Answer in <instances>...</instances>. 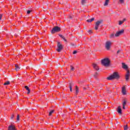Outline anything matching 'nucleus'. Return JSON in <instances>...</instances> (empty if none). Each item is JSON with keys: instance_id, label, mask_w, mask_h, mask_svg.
Masks as SVG:
<instances>
[{"instance_id": "27", "label": "nucleus", "mask_w": 130, "mask_h": 130, "mask_svg": "<svg viewBox=\"0 0 130 130\" xmlns=\"http://www.w3.org/2000/svg\"><path fill=\"white\" fill-rule=\"evenodd\" d=\"M81 4L82 5H85V4H86V0H82Z\"/></svg>"}, {"instance_id": "36", "label": "nucleus", "mask_w": 130, "mask_h": 130, "mask_svg": "<svg viewBox=\"0 0 130 130\" xmlns=\"http://www.w3.org/2000/svg\"><path fill=\"white\" fill-rule=\"evenodd\" d=\"M30 92H31V91L30 90V89H28V90H27V94H30Z\"/></svg>"}, {"instance_id": "35", "label": "nucleus", "mask_w": 130, "mask_h": 130, "mask_svg": "<svg viewBox=\"0 0 130 130\" xmlns=\"http://www.w3.org/2000/svg\"><path fill=\"white\" fill-rule=\"evenodd\" d=\"M15 117V115L14 114H12L11 116V119H13V118H14V117Z\"/></svg>"}, {"instance_id": "23", "label": "nucleus", "mask_w": 130, "mask_h": 130, "mask_svg": "<svg viewBox=\"0 0 130 130\" xmlns=\"http://www.w3.org/2000/svg\"><path fill=\"white\" fill-rule=\"evenodd\" d=\"M8 85H10V81H6L4 83V86H8Z\"/></svg>"}, {"instance_id": "26", "label": "nucleus", "mask_w": 130, "mask_h": 130, "mask_svg": "<svg viewBox=\"0 0 130 130\" xmlns=\"http://www.w3.org/2000/svg\"><path fill=\"white\" fill-rule=\"evenodd\" d=\"M114 36H115V35H114V34H111L110 35V38H114Z\"/></svg>"}, {"instance_id": "10", "label": "nucleus", "mask_w": 130, "mask_h": 130, "mask_svg": "<svg viewBox=\"0 0 130 130\" xmlns=\"http://www.w3.org/2000/svg\"><path fill=\"white\" fill-rule=\"evenodd\" d=\"M8 130H16V126H15V125H10L8 127Z\"/></svg>"}, {"instance_id": "18", "label": "nucleus", "mask_w": 130, "mask_h": 130, "mask_svg": "<svg viewBox=\"0 0 130 130\" xmlns=\"http://www.w3.org/2000/svg\"><path fill=\"white\" fill-rule=\"evenodd\" d=\"M110 0H106L105 2V4H104V7H106L108 4H109Z\"/></svg>"}, {"instance_id": "28", "label": "nucleus", "mask_w": 130, "mask_h": 130, "mask_svg": "<svg viewBox=\"0 0 130 130\" xmlns=\"http://www.w3.org/2000/svg\"><path fill=\"white\" fill-rule=\"evenodd\" d=\"M128 128V127L127 126V125L124 126V130H127Z\"/></svg>"}, {"instance_id": "11", "label": "nucleus", "mask_w": 130, "mask_h": 130, "mask_svg": "<svg viewBox=\"0 0 130 130\" xmlns=\"http://www.w3.org/2000/svg\"><path fill=\"white\" fill-rule=\"evenodd\" d=\"M122 93L123 95H126V90L125 89V86L122 87Z\"/></svg>"}, {"instance_id": "38", "label": "nucleus", "mask_w": 130, "mask_h": 130, "mask_svg": "<svg viewBox=\"0 0 130 130\" xmlns=\"http://www.w3.org/2000/svg\"><path fill=\"white\" fill-rule=\"evenodd\" d=\"M2 17H3V15L0 14V20H2Z\"/></svg>"}, {"instance_id": "8", "label": "nucleus", "mask_w": 130, "mask_h": 130, "mask_svg": "<svg viewBox=\"0 0 130 130\" xmlns=\"http://www.w3.org/2000/svg\"><path fill=\"white\" fill-rule=\"evenodd\" d=\"M125 80L126 81H128L129 80V70H127V72L125 75Z\"/></svg>"}, {"instance_id": "13", "label": "nucleus", "mask_w": 130, "mask_h": 130, "mask_svg": "<svg viewBox=\"0 0 130 130\" xmlns=\"http://www.w3.org/2000/svg\"><path fill=\"white\" fill-rule=\"evenodd\" d=\"M123 109H125V105H126V100L124 99L123 102Z\"/></svg>"}, {"instance_id": "1", "label": "nucleus", "mask_w": 130, "mask_h": 130, "mask_svg": "<svg viewBox=\"0 0 130 130\" xmlns=\"http://www.w3.org/2000/svg\"><path fill=\"white\" fill-rule=\"evenodd\" d=\"M120 76L118 74V72H114L112 75L107 78V79L109 81H112V80H119Z\"/></svg>"}, {"instance_id": "19", "label": "nucleus", "mask_w": 130, "mask_h": 130, "mask_svg": "<svg viewBox=\"0 0 130 130\" xmlns=\"http://www.w3.org/2000/svg\"><path fill=\"white\" fill-rule=\"evenodd\" d=\"M76 89V95H78V93H79V87H78V86H75Z\"/></svg>"}, {"instance_id": "4", "label": "nucleus", "mask_w": 130, "mask_h": 130, "mask_svg": "<svg viewBox=\"0 0 130 130\" xmlns=\"http://www.w3.org/2000/svg\"><path fill=\"white\" fill-rule=\"evenodd\" d=\"M57 49L56 51L58 52H60L61 50H62V48H63V46H62V45L60 44V42H58L57 43Z\"/></svg>"}, {"instance_id": "37", "label": "nucleus", "mask_w": 130, "mask_h": 130, "mask_svg": "<svg viewBox=\"0 0 130 130\" xmlns=\"http://www.w3.org/2000/svg\"><path fill=\"white\" fill-rule=\"evenodd\" d=\"M119 52H120V50H118L117 51V54H118V53H119Z\"/></svg>"}, {"instance_id": "31", "label": "nucleus", "mask_w": 130, "mask_h": 130, "mask_svg": "<svg viewBox=\"0 0 130 130\" xmlns=\"http://www.w3.org/2000/svg\"><path fill=\"white\" fill-rule=\"evenodd\" d=\"M76 53H78V51L77 50H75L73 51V54H76Z\"/></svg>"}, {"instance_id": "20", "label": "nucleus", "mask_w": 130, "mask_h": 130, "mask_svg": "<svg viewBox=\"0 0 130 130\" xmlns=\"http://www.w3.org/2000/svg\"><path fill=\"white\" fill-rule=\"evenodd\" d=\"M15 68L16 71H19V70H20V67H19V65L17 64H15Z\"/></svg>"}, {"instance_id": "7", "label": "nucleus", "mask_w": 130, "mask_h": 130, "mask_svg": "<svg viewBox=\"0 0 130 130\" xmlns=\"http://www.w3.org/2000/svg\"><path fill=\"white\" fill-rule=\"evenodd\" d=\"M111 46V42L107 41L106 43V48L107 50H109L110 49V47Z\"/></svg>"}, {"instance_id": "14", "label": "nucleus", "mask_w": 130, "mask_h": 130, "mask_svg": "<svg viewBox=\"0 0 130 130\" xmlns=\"http://www.w3.org/2000/svg\"><path fill=\"white\" fill-rule=\"evenodd\" d=\"M122 66L123 69H124L125 70H127V69H128L127 65L125 64L124 63H122Z\"/></svg>"}, {"instance_id": "2", "label": "nucleus", "mask_w": 130, "mask_h": 130, "mask_svg": "<svg viewBox=\"0 0 130 130\" xmlns=\"http://www.w3.org/2000/svg\"><path fill=\"white\" fill-rule=\"evenodd\" d=\"M110 62H111V61H110L109 58H105L101 60V63L104 67H109L110 66Z\"/></svg>"}, {"instance_id": "12", "label": "nucleus", "mask_w": 130, "mask_h": 130, "mask_svg": "<svg viewBox=\"0 0 130 130\" xmlns=\"http://www.w3.org/2000/svg\"><path fill=\"white\" fill-rule=\"evenodd\" d=\"M117 111L118 113H119V114H122V111L121 110V107H120V106L118 107Z\"/></svg>"}, {"instance_id": "15", "label": "nucleus", "mask_w": 130, "mask_h": 130, "mask_svg": "<svg viewBox=\"0 0 130 130\" xmlns=\"http://www.w3.org/2000/svg\"><path fill=\"white\" fill-rule=\"evenodd\" d=\"M126 21V19L125 18H124L122 21H119V25H122L124 22Z\"/></svg>"}, {"instance_id": "3", "label": "nucleus", "mask_w": 130, "mask_h": 130, "mask_svg": "<svg viewBox=\"0 0 130 130\" xmlns=\"http://www.w3.org/2000/svg\"><path fill=\"white\" fill-rule=\"evenodd\" d=\"M60 31H61L60 27L57 26H56L52 28L51 30V33L52 34H54V33H56L57 32H60Z\"/></svg>"}, {"instance_id": "30", "label": "nucleus", "mask_w": 130, "mask_h": 130, "mask_svg": "<svg viewBox=\"0 0 130 130\" xmlns=\"http://www.w3.org/2000/svg\"><path fill=\"white\" fill-rule=\"evenodd\" d=\"M88 33H89V34H92V33H93V31H92V30H89L88 31Z\"/></svg>"}, {"instance_id": "21", "label": "nucleus", "mask_w": 130, "mask_h": 130, "mask_svg": "<svg viewBox=\"0 0 130 130\" xmlns=\"http://www.w3.org/2000/svg\"><path fill=\"white\" fill-rule=\"evenodd\" d=\"M98 76H99V74L96 72L94 73L93 77L94 78H95V79H97V77H98Z\"/></svg>"}, {"instance_id": "5", "label": "nucleus", "mask_w": 130, "mask_h": 130, "mask_svg": "<svg viewBox=\"0 0 130 130\" xmlns=\"http://www.w3.org/2000/svg\"><path fill=\"white\" fill-rule=\"evenodd\" d=\"M103 22V20H101L95 22V25L94 27L95 30H98V28H99V26L100 25V24H102Z\"/></svg>"}, {"instance_id": "25", "label": "nucleus", "mask_w": 130, "mask_h": 130, "mask_svg": "<svg viewBox=\"0 0 130 130\" xmlns=\"http://www.w3.org/2000/svg\"><path fill=\"white\" fill-rule=\"evenodd\" d=\"M53 112H54V110H51L49 113V116H51L52 113H53Z\"/></svg>"}, {"instance_id": "17", "label": "nucleus", "mask_w": 130, "mask_h": 130, "mask_svg": "<svg viewBox=\"0 0 130 130\" xmlns=\"http://www.w3.org/2000/svg\"><path fill=\"white\" fill-rule=\"evenodd\" d=\"M59 36L62 38V39H63V40H64V41H65V42H67V39H66V38H64V37L61 35H59Z\"/></svg>"}, {"instance_id": "33", "label": "nucleus", "mask_w": 130, "mask_h": 130, "mask_svg": "<svg viewBox=\"0 0 130 130\" xmlns=\"http://www.w3.org/2000/svg\"><path fill=\"white\" fill-rule=\"evenodd\" d=\"M31 12H32L31 10H28V11H27V14H30V13H31Z\"/></svg>"}, {"instance_id": "6", "label": "nucleus", "mask_w": 130, "mask_h": 130, "mask_svg": "<svg viewBox=\"0 0 130 130\" xmlns=\"http://www.w3.org/2000/svg\"><path fill=\"white\" fill-rule=\"evenodd\" d=\"M124 33V29H122L121 30L117 31L115 34V36L116 37H118L120 36L122 34H123Z\"/></svg>"}, {"instance_id": "39", "label": "nucleus", "mask_w": 130, "mask_h": 130, "mask_svg": "<svg viewBox=\"0 0 130 130\" xmlns=\"http://www.w3.org/2000/svg\"><path fill=\"white\" fill-rule=\"evenodd\" d=\"M72 130H74V129H72Z\"/></svg>"}, {"instance_id": "22", "label": "nucleus", "mask_w": 130, "mask_h": 130, "mask_svg": "<svg viewBox=\"0 0 130 130\" xmlns=\"http://www.w3.org/2000/svg\"><path fill=\"white\" fill-rule=\"evenodd\" d=\"M70 71H72V72H74L75 71V67H73V66H70Z\"/></svg>"}, {"instance_id": "34", "label": "nucleus", "mask_w": 130, "mask_h": 130, "mask_svg": "<svg viewBox=\"0 0 130 130\" xmlns=\"http://www.w3.org/2000/svg\"><path fill=\"white\" fill-rule=\"evenodd\" d=\"M119 2L121 3V4H123V3H124V0H119Z\"/></svg>"}, {"instance_id": "29", "label": "nucleus", "mask_w": 130, "mask_h": 130, "mask_svg": "<svg viewBox=\"0 0 130 130\" xmlns=\"http://www.w3.org/2000/svg\"><path fill=\"white\" fill-rule=\"evenodd\" d=\"M24 88L25 89H26V90H27V91L30 89V88H29V87H28V86H25Z\"/></svg>"}, {"instance_id": "32", "label": "nucleus", "mask_w": 130, "mask_h": 130, "mask_svg": "<svg viewBox=\"0 0 130 130\" xmlns=\"http://www.w3.org/2000/svg\"><path fill=\"white\" fill-rule=\"evenodd\" d=\"M20 120V115H17V120Z\"/></svg>"}, {"instance_id": "16", "label": "nucleus", "mask_w": 130, "mask_h": 130, "mask_svg": "<svg viewBox=\"0 0 130 130\" xmlns=\"http://www.w3.org/2000/svg\"><path fill=\"white\" fill-rule=\"evenodd\" d=\"M94 20H95V18L93 17L90 19H87L86 20V22H87L88 23H91V22H93V21H94Z\"/></svg>"}, {"instance_id": "24", "label": "nucleus", "mask_w": 130, "mask_h": 130, "mask_svg": "<svg viewBox=\"0 0 130 130\" xmlns=\"http://www.w3.org/2000/svg\"><path fill=\"white\" fill-rule=\"evenodd\" d=\"M69 88L70 89V92H73V89H72L73 86H72L71 83H70Z\"/></svg>"}, {"instance_id": "9", "label": "nucleus", "mask_w": 130, "mask_h": 130, "mask_svg": "<svg viewBox=\"0 0 130 130\" xmlns=\"http://www.w3.org/2000/svg\"><path fill=\"white\" fill-rule=\"evenodd\" d=\"M92 66L94 70H95L96 71H99V67H98V65H97V64L93 63L92 64Z\"/></svg>"}]
</instances>
